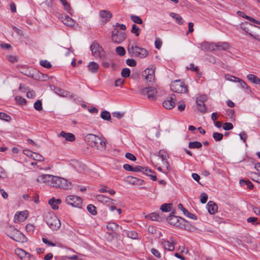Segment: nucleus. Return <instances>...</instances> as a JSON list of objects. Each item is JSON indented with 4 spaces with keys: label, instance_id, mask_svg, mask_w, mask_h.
Returning a JSON list of instances; mask_svg holds the SVG:
<instances>
[{
    "label": "nucleus",
    "instance_id": "21",
    "mask_svg": "<svg viewBox=\"0 0 260 260\" xmlns=\"http://www.w3.org/2000/svg\"><path fill=\"white\" fill-rule=\"evenodd\" d=\"M207 208L208 212L211 214H215L217 211L218 209L217 205L213 201H209L208 203Z\"/></svg>",
    "mask_w": 260,
    "mask_h": 260
},
{
    "label": "nucleus",
    "instance_id": "19",
    "mask_svg": "<svg viewBox=\"0 0 260 260\" xmlns=\"http://www.w3.org/2000/svg\"><path fill=\"white\" fill-rule=\"evenodd\" d=\"M180 219H182V218H180ZM167 220L170 224L176 226H179L181 224L179 217L174 215H170L167 217Z\"/></svg>",
    "mask_w": 260,
    "mask_h": 260
},
{
    "label": "nucleus",
    "instance_id": "1",
    "mask_svg": "<svg viewBox=\"0 0 260 260\" xmlns=\"http://www.w3.org/2000/svg\"><path fill=\"white\" fill-rule=\"evenodd\" d=\"M127 52L132 57L144 58L148 55V51L144 48L129 44Z\"/></svg>",
    "mask_w": 260,
    "mask_h": 260
},
{
    "label": "nucleus",
    "instance_id": "39",
    "mask_svg": "<svg viewBox=\"0 0 260 260\" xmlns=\"http://www.w3.org/2000/svg\"><path fill=\"white\" fill-rule=\"evenodd\" d=\"M63 6L64 9L68 12L71 13V8L70 4L66 1V0H59Z\"/></svg>",
    "mask_w": 260,
    "mask_h": 260
},
{
    "label": "nucleus",
    "instance_id": "8",
    "mask_svg": "<svg viewBox=\"0 0 260 260\" xmlns=\"http://www.w3.org/2000/svg\"><path fill=\"white\" fill-rule=\"evenodd\" d=\"M155 68H147L142 73L143 76L145 77V80L148 82H152L155 79Z\"/></svg>",
    "mask_w": 260,
    "mask_h": 260
},
{
    "label": "nucleus",
    "instance_id": "59",
    "mask_svg": "<svg viewBox=\"0 0 260 260\" xmlns=\"http://www.w3.org/2000/svg\"><path fill=\"white\" fill-rule=\"evenodd\" d=\"M208 200V195L207 193L203 192L201 196V202L203 204H205Z\"/></svg>",
    "mask_w": 260,
    "mask_h": 260
},
{
    "label": "nucleus",
    "instance_id": "41",
    "mask_svg": "<svg viewBox=\"0 0 260 260\" xmlns=\"http://www.w3.org/2000/svg\"><path fill=\"white\" fill-rule=\"evenodd\" d=\"M140 29L136 24H133L132 27L131 32L134 34L136 36H139L140 34Z\"/></svg>",
    "mask_w": 260,
    "mask_h": 260
},
{
    "label": "nucleus",
    "instance_id": "34",
    "mask_svg": "<svg viewBox=\"0 0 260 260\" xmlns=\"http://www.w3.org/2000/svg\"><path fill=\"white\" fill-rule=\"evenodd\" d=\"M172 204L165 203V204H162L160 206V209L162 212H169V211H171V210L172 209Z\"/></svg>",
    "mask_w": 260,
    "mask_h": 260
},
{
    "label": "nucleus",
    "instance_id": "16",
    "mask_svg": "<svg viewBox=\"0 0 260 260\" xmlns=\"http://www.w3.org/2000/svg\"><path fill=\"white\" fill-rule=\"evenodd\" d=\"M58 137H63L67 141L74 142L75 139V135L70 133H67L64 131H61L59 134L57 135Z\"/></svg>",
    "mask_w": 260,
    "mask_h": 260
},
{
    "label": "nucleus",
    "instance_id": "11",
    "mask_svg": "<svg viewBox=\"0 0 260 260\" xmlns=\"http://www.w3.org/2000/svg\"><path fill=\"white\" fill-rule=\"evenodd\" d=\"M140 93L143 95H147L149 99H154L157 93V90L152 87H145L141 89Z\"/></svg>",
    "mask_w": 260,
    "mask_h": 260
},
{
    "label": "nucleus",
    "instance_id": "10",
    "mask_svg": "<svg viewBox=\"0 0 260 260\" xmlns=\"http://www.w3.org/2000/svg\"><path fill=\"white\" fill-rule=\"evenodd\" d=\"M15 253L21 260H30L31 258L35 259L34 255L21 248H16L15 250Z\"/></svg>",
    "mask_w": 260,
    "mask_h": 260
},
{
    "label": "nucleus",
    "instance_id": "18",
    "mask_svg": "<svg viewBox=\"0 0 260 260\" xmlns=\"http://www.w3.org/2000/svg\"><path fill=\"white\" fill-rule=\"evenodd\" d=\"M96 200L102 203L110 206L113 204V200L107 197L102 194H99L96 196Z\"/></svg>",
    "mask_w": 260,
    "mask_h": 260
},
{
    "label": "nucleus",
    "instance_id": "6",
    "mask_svg": "<svg viewBox=\"0 0 260 260\" xmlns=\"http://www.w3.org/2000/svg\"><path fill=\"white\" fill-rule=\"evenodd\" d=\"M66 203L75 207H81L82 205V199L76 196L70 195L66 199Z\"/></svg>",
    "mask_w": 260,
    "mask_h": 260
},
{
    "label": "nucleus",
    "instance_id": "27",
    "mask_svg": "<svg viewBox=\"0 0 260 260\" xmlns=\"http://www.w3.org/2000/svg\"><path fill=\"white\" fill-rule=\"evenodd\" d=\"M170 16L175 19V21L179 24L182 25L184 22L182 17L178 14L172 12L170 14Z\"/></svg>",
    "mask_w": 260,
    "mask_h": 260
},
{
    "label": "nucleus",
    "instance_id": "35",
    "mask_svg": "<svg viewBox=\"0 0 260 260\" xmlns=\"http://www.w3.org/2000/svg\"><path fill=\"white\" fill-rule=\"evenodd\" d=\"M101 117L102 119L106 120H110L111 119L110 113L107 111H104L101 112Z\"/></svg>",
    "mask_w": 260,
    "mask_h": 260
},
{
    "label": "nucleus",
    "instance_id": "55",
    "mask_svg": "<svg viewBox=\"0 0 260 260\" xmlns=\"http://www.w3.org/2000/svg\"><path fill=\"white\" fill-rule=\"evenodd\" d=\"M233 128V125L232 123L226 122L223 125V128L225 131H229Z\"/></svg>",
    "mask_w": 260,
    "mask_h": 260
},
{
    "label": "nucleus",
    "instance_id": "28",
    "mask_svg": "<svg viewBox=\"0 0 260 260\" xmlns=\"http://www.w3.org/2000/svg\"><path fill=\"white\" fill-rule=\"evenodd\" d=\"M62 21L65 25L69 26H73L75 23L74 20L68 16H66Z\"/></svg>",
    "mask_w": 260,
    "mask_h": 260
},
{
    "label": "nucleus",
    "instance_id": "22",
    "mask_svg": "<svg viewBox=\"0 0 260 260\" xmlns=\"http://www.w3.org/2000/svg\"><path fill=\"white\" fill-rule=\"evenodd\" d=\"M54 91L58 95L62 96V97H67V96H71L73 97L74 95L73 94H70V93L62 89L59 87H56L54 88Z\"/></svg>",
    "mask_w": 260,
    "mask_h": 260
},
{
    "label": "nucleus",
    "instance_id": "45",
    "mask_svg": "<svg viewBox=\"0 0 260 260\" xmlns=\"http://www.w3.org/2000/svg\"><path fill=\"white\" fill-rule=\"evenodd\" d=\"M131 71L128 68H124L122 70L121 75L122 77L127 78L130 76Z\"/></svg>",
    "mask_w": 260,
    "mask_h": 260
},
{
    "label": "nucleus",
    "instance_id": "46",
    "mask_svg": "<svg viewBox=\"0 0 260 260\" xmlns=\"http://www.w3.org/2000/svg\"><path fill=\"white\" fill-rule=\"evenodd\" d=\"M40 64L42 67L47 69H50L51 67V64L50 62L47 61V60H41L40 61Z\"/></svg>",
    "mask_w": 260,
    "mask_h": 260
},
{
    "label": "nucleus",
    "instance_id": "26",
    "mask_svg": "<svg viewBox=\"0 0 260 260\" xmlns=\"http://www.w3.org/2000/svg\"><path fill=\"white\" fill-rule=\"evenodd\" d=\"M99 68V64L93 61L89 62L88 66L89 71L93 73H95L98 72Z\"/></svg>",
    "mask_w": 260,
    "mask_h": 260
},
{
    "label": "nucleus",
    "instance_id": "60",
    "mask_svg": "<svg viewBox=\"0 0 260 260\" xmlns=\"http://www.w3.org/2000/svg\"><path fill=\"white\" fill-rule=\"evenodd\" d=\"M144 167L140 166H136L135 167H133V172H143Z\"/></svg>",
    "mask_w": 260,
    "mask_h": 260
},
{
    "label": "nucleus",
    "instance_id": "44",
    "mask_svg": "<svg viewBox=\"0 0 260 260\" xmlns=\"http://www.w3.org/2000/svg\"><path fill=\"white\" fill-rule=\"evenodd\" d=\"M223 135L221 133L215 132L213 134V138L216 141H221L223 139Z\"/></svg>",
    "mask_w": 260,
    "mask_h": 260
},
{
    "label": "nucleus",
    "instance_id": "51",
    "mask_svg": "<svg viewBox=\"0 0 260 260\" xmlns=\"http://www.w3.org/2000/svg\"><path fill=\"white\" fill-rule=\"evenodd\" d=\"M127 237L133 239H136L138 237V234L135 231H129L127 233Z\"/></svg>",
    "mask_w": 260,
    "mask_h": 260
},
{
    "label": "nucleus",
    "instance_id": "47",
    "mask_svg": "<svg viewBox=\"0 0 260 260\" xmlns=\"http://www.w3.org/2000/svg\"><path fill=\"white\" fill-rule=\"evenodd\" d=\"M34 108L38 111H40L42 110V105L41 100H37L34 104Z\"/></svg>",
    "mask_w": 260,
    "mask_h": 260
},
{
    "label": "nucleus",
    "instance_id": "20",
    "mask_svg": "<svg viewBox=\"0 0 260 260\" xmlns=\"http://www.w3.org/2000/svg\"><path fill=\"white\" fill-rule=\"evenodd\" d=\"M61 203V200L59 199H55L53 197L48 201V204L53 210L58 209V205Z\"/></svg>",
    "mask_w": 260,
    "mask_h": 260
},
{
    "label": "nucleus",
    "instance_id": "5",
    "mask_svg": "<svg viewBox=\"0 0 260 260\" xmlns=\"http://www.w3.org/2000/svg\"><path fill=\"white\" fill-rule=\"evenodd\" d=\"M126 38L124 32H119L117 28H115L112 32V40L113 42L120 44L123 42Z\"/></svg>",
    "mask_w": 260,
    "mask_h": 260
},
{
    "label": "nucleus",
    "instance_id": "12",
    "mask_svg": "<svg viewBox=\"0 0 260 260\" xmlns=\"http://www.w3.org/2000/svg\"><path fill=\"white\" fill-rule=\"evenodd\" d=\"M85 138L86 140L89 143L91 146L95 147L100 141V138L99 137L91 134L87 135Z\"/></svg>",
    "mask_w": 260,
    "mask_h": 260
},
{
    "label": "nucleus",
    "instance_id": "13",
    "mask_svg": "<svg viewBox=\"0 0 260 260\" xmlns=\"http://www.w3.org/2000/svg\"><path fill=\"white\" fill-rule=\"evenodd\" d=\"M28 213L27 210L21 211L14 216V221L19 222L24 221L28 217Z\"/></svg>",
    "mask_w": 260,
    "mask_h": 260
},
{
    "label": "nucleus",
    "instance_id": "17",
    "mask_svg": "<svg viewBox=\"0 0 260 260\" xmlns=\"http://www.w3.org/2000/svg\"><path fill=\"white\" fill-rule=\"evenodd\" d=\"M215 44L209 42H203L200 44V48L203 51H213L215 49Z\"/></svg>",
    "mask_w": 260,
    "mask_h": 260
},
{
    "label": "nucleus",
    "instance_id": "30",
    "mask_svg": "<svg viewBox=\"0 0 260 260\" xmlns=\"http://www.w3.org/2000/svg\"><path fill=\"white\" fill-rule=\"evenodd\" d=\"M247 78L251 82L254 84H260V79L257 77V76L252 74H249L247 76Z\"/></svg>",
    "mask_w": 260,
    "mask_h": 260
},
{
    "label": "nucleus",
    "instance_id": "62",
    "mask_svg": "<svg viewBox=\"0 0 260 260\" xmlns=\"http://www.w3.org/2000/svg\"><path fill=\"white\" fill-rule=\"evenodd\" d=\"M8 60L12 63H14L17 61V57L13 55H10L7 57Z\"/></svg>",
    "mask_w": 260,
    "mask_h": 260
},
{
    "label": "nucleus",
    "instance_id": "4",
    "mask_svg": "<svg viewBox=\"0 0 260 260\" xmlns=\"http://www.w3.org/2000/svg\"><path fill=\"white\" fill-rule=\"evenodd\" d=\"M56 176L50 174H42L38 177L37 181L40 183H44L51 187L55 186V182Z\"/></svg>",
    "mask_w": 260,
    "mask_h": 260
},
{
    "label": "nucleus",
    "instance_id": "33",
    "mask_svg": "<svg viewBox=\"0 0 260 260\" xmlns=\"http://www.w3.org/2000/svg\"><path fill=\"white\" fill-rule=\"evenodd\" d=\"M158 156L162 159V161H166L169 157V154L164 150H160Z\"/></svg>",
    "mask_w": 260,
    "mask_h": 260
},
{
    "label": "nucleus",
    "instance_id": "43",
    "mask_svg": "<svg viewBox=\"0 0 260 260\" xmlns=\"http://www.w3.org/2000/svg\"><path fill=\"white\" fill-rule=\"evenodd\" d=\"M116 53L120 56H123L125 54V49L122 46L117 47L116 48Z\"/></svg>",
    "mask_w": 260,
    "mask_h": 260
},
{
    "label": "nucleus",
    "instance_id": "25",
    "mask_svg": "<svg viewBox=\"0 0 260 260\" xmlns=\"http://www.w3.org/2000/svg\"><path fill=\"white\" fill-rule=\"evenodd\" d=\"M100 15L101 17L105 19L106 22L109 21L112 17L111 13L107 10H102L100 12Z\"/></svg>",
    "mask_w": 260,
    "mask_h": 260
},
{
    "label": "nucleus",
    "instance_id": "3",
    "mask_svg": "<svg viewBox=\"0 0 260 260\" xmlns=\"http://www.w3.org/2000/svg\"><path fill=\"white\" fill-rule=\"evenodd\" d=\"M170 88L172 91L177 93H187L188 89L187 86L180 80H176L173 81Z\"/></svg>",
    "mask_w": 260,
    "mask_h": 260
},
{
    "label": "nucleus",
    "instance_id": "42",
    "mask_svg": "<svg viewBox=\"0 0 260 260\" xmlns=\"http://www.w3.org/2000/svg\"><path fill=\"white\" fill-rule=\"evenodd\" d=\"M250 174H251V176H250L251 179L253 181H255L256 182L260 183V175L257 173H252V172H251Z\"/></svg>",
    "mask_w": 260,
    "mask_h": 260
},
{
    "label": "nucleus",
    "instance_id": "32",
    "mask_svg": "<svg viewBox=\"0 0 260 260\" xmlns=\"http://www.w3.org/2000/svg\"><path fill=\"white\" fill-rule=\"evenodd\" d=\"M202 147V143L198 141L190 142L188 144V147L190 149L200 148Z\"/></svg>",
    "mask_w": 260,
    "mask_h": 260
},
{
    "label": "nucleus",
    "instance_id": "36",
    "mask_svg": "<svg viewBox=\"0 0 260 260\" xmlns=\"http://www.w3.org/2000/svg\"><path fill=\"white\" fill-rule=\"evenodd\" d=\"M87 211L93 215H95L97 214L96 207L92 204L88 205L87 207Z\"/></svg>",
    "mask_w": 260,
    "mask_h": 260
},
{
    "label": "nucleus",
    "instance_id": "57",
    "mask_svg": "<svg viewBox=\"0 0 260 260\" xmlns=\"http://www.w3.org/2000/svg\"><path fill=\"white\" fill-rule=\"evenodd\" d=\"M163 164L165 166L166 170L164 171V173L167 174L168 173L170 170H171V167L169 165V162L168 161V159L166 160V161H162Z\"/></svg>",
    "mask_w": 260,
    "mask_h": 260
},
{
    "label": "nucleus",
    "instance_id": "40",
    "mask_svg": "<svg viewBox=\"0 0 260 260\" xmlns=\"http://www.w3.org/2000/svg\"><path fill=\"white\" fill-rule=\"evenodd\" d=\"M118 225L114 222H109L107 225V228L110 231H114L117 228Z\"/></svg>",
    "mask_w": 260,
    "mask_h": 260
},
{
    "label": "nucleus",
    "instance_id": "38",
    "mask_svg": "<svg viewBox=\"0 0 260 260\" xmlns=\"http://www.w3.org/2000/svg\"><path fill=\"white\" fill-rule=\"evenodd\" d=\"M196 103L198 105V109L200 112L204 113L206 112L207 107L204 102H202L201 103L198 102Z\"/></svg>",
    "mask_w": 260,
    "mask_h": 260
},
{
    "label": "nucleus",
    "instance_id": "31",
    "mask_svg": "<svg viewBox=\"0 0 260 260\" xmlns=\"http://www.w3.org/2000/svg\"><path fill=\"white\" fill-rule=\"evenodd\" d=\"M145 218L152 221H158L159 216L158 213L154 212L145 216Z\"/></svg>",
    "mask_w": 260,
    "mask_h": 260
},
{
    "label": "nucleus",
    "instance_id": "2",
    "mask_svg": "<svg viewBox=\"0 0 260 260\" xmlns=\"http://www.w3.org/2000/svg\"><path fill=\"white\" fill-rule=\"evenodd\" d=\"M45 220L47 225L53 231H56L60 227V221L53 213H47L45 216Z\"/></svg>",
    "mask_w": 260,
    "mask_h": 260
},
{
    "label": "nucleus",
    "instance_id": "61",
    "mask_svg": "<svg viewBox=\"0 0 260 260\" xmlns=\"http://www.w3.org/2000/svg\"><path fill=\"white\" fill-rule=\"evenodd\" d=\"M151 252L157 258H160L161 257V254L160 252L155 248H152L151 249Z\"/></svg>",
    "mask_w": 260,
    "mask_h": 260
},
{
    "label": "nucleus",
    "instance_id": "54",
    "mask_svg": "<svg viewBox=\"0 0 260 260\" xmlns=\"http://www.w3.org/2000/svg\"><path fill=\"white\" fill-rule=\"evenodd\" d=\"M257 218L255 217H250L247 218V221L248 222L251 223L253 225H256L257 224Z\"/></svg>",
    "mask_w": 260,
    "mask_h": 260
},
{
    "label": "nucleus",
    "instance_id": "49",
    "mask_svg": "<svg viewBox=\"0 0 260 260\" xmlns=\"http://www.w3.org/2000/svg\"><path fill=\"white\" fill-rule=\"evenodd\" d=\"M106 146V142L100 138V141L97 144V146H95L98 149H105Z\"/></svg>",
    "mask_w": 260,
    "mask_h": 260
},
{
    "label": "nucleus",
    "instance_id": "63",
    "mask_svg": "<svg viewBox=\"0 0 260 260\" xmlns=\"http://www.w3.org/2000/svg\"><path fill=\"white\" fill-rule=\"evenodd\" d=\"M241 88L243 89H248V86L247 84L242 80L240 79V81H238Z\"/></svg>",
    "mask_w": 260,
    "mask_h": 260
},
{
    "label": "nucleus",
    "instance_id": "14",
    "mask_svg": "<svg viewBox=\"0 0 260 260\" xmlns=\"http://www.w3.org/2000/svg\"><path fill=\"white\" fill-rule=\"evenodd\" d=\"M175 96V94H172L167 100L163 102L162 105L165 108L170 110L174 107L175 102L174 101V97Z\"/></svg>",
    "mask_w": 260,
    "mask_h": 260
},
{
    "label": "nucleus",
    "instance_id": "64",
    "mask_svg": "<svg viewBox=\"0 0 260 260\" xmlns=\"http://www.w3.org/2000/svg\"><path fill=\"white\" fill-rule=\"evenodd\" d=\"M26 230L27 231V232H33L34 231V226L32 224H27L26 226Z\"/></svg>",
    "mask_w": 260,
    "mask_h": 260
},
{
    "label": "nucleus",
    "instance_id": "7",
    "mask_svg": "<svg viewBox=\"0 0 260 260\" xmlns=\"http://www.w3.org/2000/svg\"><path fill=\"white\" fill-rule=\"evenodd\" d=\"M55 179V186L53 187L68 189L71 185V183L63 178L56 176Z\"/></svg>",
    "mask_w": 260,
    "mask_h": 260
},
{
    "label": "nucleus",
    "instance_id": "56",
    "mask_svg": "<svg viewBox=\"0 0 260 260\" xmlns=\"http://www.w3.org/2000/svg\"><path fill=\"white\" fill-rule=\"evenodd\" d=\"M126 64L130 67H135L136 66L137 62L133 59H127L126 60Z\"/></svg>",
    "mask_w": 260,
    "mask_h": 260
},
{
    "label": "nucleus",
    "instance_id": "24",
    "mask_svg": "<svg viewBox=\"0 0 260 260\" xmlns=\"http://www.w3.org/2000/svg\"><path fill=\"white\" fill-rule=\"evenodd\" d=\"M161 245L165 250L173 251L175 249V246L173 245V244L170 243V242L168 240H164L162 241L161 242Z\"/></svg>",
    "mask_w": 260,
    "mask_h": 260
},
{
    "label": "nucleus",
    "instance_id": "48",
    "mask_svg": "<svg viewBox=\"0 0 260 260\" xmlns=\"http://www.w3.org/2000/svg\"><path fill=\"white\" fill-rule=\"evenodd\" d=\"M11 119V118L9 115L3 112H0V119L9 121Z\"/></svg>",
    "mask_w": 260,
    "mask_h": 260
},
{
    "label": "nucleus",
    "instance_id": "50",
    "mask_svg": "<svg viewBox=\"0 0 260 260\" xmlns=\"http://www.w3.org/2000/svg\"><path fill=\"white\" fill-rule=\"evenodd\" d=\"M33 156H32V158L34 160L42 161L44 160V157L40 154H38L37 153H34L32 154Z\"/></svg>",
    "mask_w": 260,
    "mask_h": 260
},
{
    "label": "nucleus",
    "instance_id": "9",
    "mask_svg": "<svg viewBox=\"0 0 260 260\" xmlns=\"http://www.w3.org/2000/svg\"><path fill=\"white\" fill-rule=\"evenodd\" d=\"M90 50L95 57H101L104 54L102 47L96 41H94L91 45Z\"/></svg>",
    "mask_w": 260,
    "mask_h": 260
},
{
    "label": "nucleus",
    "instance_id": "58",
    "mask_svg": "<svg viewBox=\"0 0 260 260\" xmlns=\"http://www.w3.org/2000/svg\"><path fill=\"white\" fill-rule=\"evenodd\" d=\"M125 156L126 158L132 161H135L137 159L136 157L134 155L129 152L126 153Z\"/></svg>",
    "mask_w": 260,
    "mask_h": 260
},
{
    "label": "nucleus",
    "instance_id": "15",
    "mask_svg": "<svg viewBox=\"0 0 260 260\" xmlns=\"http://www.w3.org/2000/svg\"><path fill=\"white\" fill-rule=\"evenodd\" d=\"M15 230V233L13 236H11L10 238L16 242H25L26 241V237L18 230Z\"/></svg>",
    "mask_w": 260,
    "mask_h": 260
},
{
    "label": "nucleus",
    "instance_id": "29",
    "mask_svg": "<svg viewBox=\"0 0 260 260\" xmlns=\"http://www.w3.org/2000/svg\"><path fill=\"white\" fill-rule=\"evenodd\" d=\"M215 48L219 50H225L229 48V44L226 42L215 44Z\"/></svg>",
    "mask_w": 260,
    "mask_h": 260
},
{
    "label": "nucleus",
    "instance_id": "23",
    "mask_svg": "<svg viewBox=\"0 0 260 260\" xmlns=\"http://www.w3.org/2000/svg\"><path fill=\"white\" fill-rule=\"evenodd\" d=\"M178 207L180 210L183 211L184 215L187 216V217L193 219H197L196 216L194 214L190 213L185 208H184L182 204H179Z\"/></svg>",
    "mask_w": 260,
    "mask_h": 260
},
{
    "label": "nucleus",
    "instance_id": "52",
    "mask_svg": "<svg viewBox=\"0 0 260 260\" xmlns=\"http://www.w3.org/2000/svg\"><path fill=\"white\" fill-rule=\"evenodd\" d=\"M15 100L17 103L21 105H24L26 103V100L20 96H16Z\"/></svg>",
    "mask_w": 260,
    "mask_h": 260
},
{
    "label": "nucleus",
    "instance_id": "53",
    "mask_svg": "<svg viewBox=\"0 0 260 260\" xmlns=\"http://www.w3.org/2000/svg\"><path fill=\"white\" fill-rule=\"evenodd\" d=\"M207 100V96L205 95H200L199 96H198V98H197V100H196V103H202V102H204L205 103V101H206Z\"/></svg>",
    "mask_w": 260,
    "mask_h": 260
},
{
    "label": "nucleus",
    "instance_id": "37",
    "mask_svg": "<svg viewBox=\"0 0 260 260\" xmlns=\"http://www.w3.org/2000/svg\"><path fill=\"white\" fill-rule=\"evenodd\" d=\"M131 19L132 21L137 24H141L143 23L142 19L138 16L137 15H132L131 16Z\"/></svg>",
    "mask_w": 260,
    "mask_h": 260
}]
</instances>
